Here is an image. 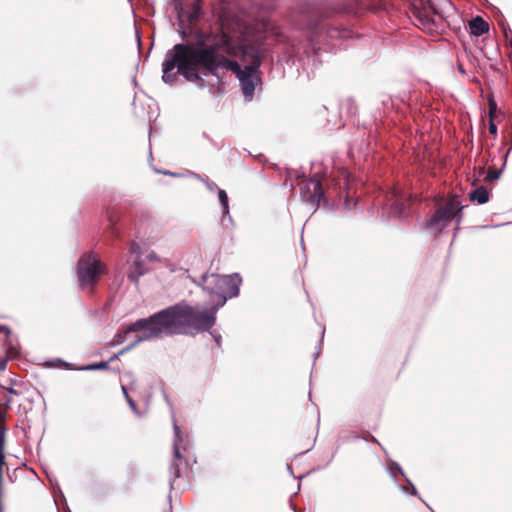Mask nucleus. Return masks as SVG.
Returning a JSON list of instances; mask_svg holds the SVG:
<instances>
[{"label":"nucleus","mask_w":512,"mask_h":512,"mask_svg":"<svg viewBox=\"0 0 512 512\" xmlns=\"http://www.w3.org/2000/svg\"><path fill=\"white\" fill-rule=\"evenodd\" d=\"M267 52L261 35L244 36L236 45L226 33L209 41L202 33L196 32L192 41L175 44L166 52L162 80L173 84L180 73L187 81L202 84L204 76L218 77L220 70L232 71L244 96L250 100L260 82L257 72Z\"/></svg>","instance_id":"nucleus-1"},{"label":"nucleus","mask_w":512,"mask_h":512,"mask_svg":"<svg viewBox=\"0 0 512 512\" xmlns=\"http://www.w3.org/2000/svg\"><path fill=\"white\" fill-rule=\"evenodd\" d=\"M218 308L213 304L210 307L200 308L187 304H176L163 309L147 318H141L116 333L111 344H123L131 334H135L132 341L122 351H130L142 342L161 338L174 333L209 331L215 324Z\"/></svg>","instance_id":"nucleus-2"},{"label":"nucleus","mask_w":512,"mask_h":512,"mask_svg":"<svg viewBox=\"0 0 512 512\" xmlns=\"http://www.w3.org/2000/svg\"><path fill=\"white\" fill-rule=\"evenodd\" d=\"M241 278L238 274L233 275H203L202 288L207 291L213 304L218 309L222 307L229 298L238 296Z\"/></svg>","instance_id":"nucleus-3"},{"label":"nucleus","mask_w":512,"mask_h":512,"mask_svg":"<svg viewBox=\"0 0 512 512\" xmlns=\"http://www.w3.org/2000/svg\"><path fill=\"white\" fill-rule=\"evenodd\" d=\"M462 209L463 207L458 197L453 196L435 211L426 224L427 229L434 234H438L445 229L452 220H456L457 225H459L462 219Z\"/></svg>","instance_id":"nucleus-4"},{"label":"nucleus","mask_w":512,"mask_h":512,"mask_svg":"<svg viewBox=\"0 0 512 512\" xmlns=\"http://www.w3.org/2000/svg\"><path fill=\"white\" fill-rule=\"evenodd\" d=\"M104 267L92 252L85 253L78 261L77 275L81 288L92 291L93 286L103 273Z\"/></svg>","instance_id":"nucleus-5"},{"label":"nucleus","mask_w":512,"mask_h":512,"mask_svg":"<svg viewBox=\"0 0 512 512\" xmlns=\"http://www.w3.org/2000/svg\"><path fill=\"white\" fill-rule=\"evenodd\" d=\"M306 28L311 32L309 41L312 45L320 41L324 32L326 36L331 39L349 37V32L347 30L340 29L339 27L331 26L330 24L320 21L316 12L307 16Z\"/></svg>","instance_id":"nucleus-6"},{"label":"nucleus","mask_w":512,"mask_h":512,"mask_svg":"<svg viewBox=\"0 0 512 512\" xmlns=\"http://www.w3.org/2000/svg\"><path fill=\"white\" fill-rule=\"evenodd\" d=\"M173 430H174V443H173V456L174 460L170 464V485L173 486L174 481L179 477L180 475V469L179 465L176 463V460H179L181 458L180 453V443L182 442V437L180 435V428L178 427L175 420H173Z\"/></svg>","instance_id":"nucleus-7"},{"label":"nucleus","mask_w":512,"mask_h":512,"mask_svg":"<svg viewBox=\"0 0 512 512\" xmlns=\"http://www.w3.org/2000/svg\"><path fill=\"white\" fill-rule=\"evenodd\" d=\"M304 187L307 188V190L309 192H311V194L307 198V201H309L313 206L314 205L318 206L322 199V196H323V191H322V186H321L320 181L315 180V179H310L309 181L306 182Z\"/></svg>","instance_id":"nucleus-8"},{"label":"nucleus","mask_w":512,"mask_h":512,"mask_svg":"<svg viewBox=\"0 0 512 512\" xmlns=\"http://www.w3.org/2000/svg\"><path fill=\"white\" fill-rule=\"evenodd\" d=\"M470 33L474 36H482L489 31V24L481 17H473L469 22Z\"/></svg>","instance_id":"nucleus-9"},{"label":"nucleus","mask_w":512,"mask_h":512,"mask_svg":"<svg viewBox=\"0 0 512 512\" xmlns=\"http://www.w3.org/2000/svg\"><path fill=\"white\" fill-rule=\"evenodd\" d=\"M471 201H476L479 204H484L489 200V194L484 186H479L469 194Z\"/></svg>","instance_id":"nucleus-10"},{"label":"nucleus","mask_w":512,"mask_h":512,"mask_svg":"<svg viewBox=\"0 0 512 512\" xmlns=\"http://www.w3.org/2000/svg\"><path fill=\"white\" fill-rule=\"evenodd\" d=\"M217 192H218V199H219V202L222 206V220L224 221V219L227 217L230 221L232 220L231 216H230V211H229V202H228V195L226 193L225 190L223 189H217Z\"/></svg>","instance_id":"nucleus-11"},{"label":"nucleus","mask_w":512,"mask_h":512,"mask_svg":"<svg viewBox=\"0 0 512 512\" xmlns=\"http://www.w3.org/2000/svg\"><path fill=\"white\" fill-rule=\"evenodd\" d=\"M405 205L403 202H401L399 199H396L395 202L392 204L391 207V213L395 217H401L405 215Z\"/></svg>","instance_id":"nucleus-12"},{"label":"nucleus","mask_w":512,"mask_h":512,"mask_svg":"<svg viewBox=\"0 0 512 512\" xmlns=\"http://www.w3.org/2000/svg\"><path fill=\"white\" fill-rule=\"evenodd\" d=\"M146 272L145 269H136L135 267H132L131 270L128 273V278L133 283L137 284L139 281V278L144 275Z\"/></svg>","instance_id":"nucleus-13"},{"label":"nucleus","mask_w":512,"mask_h":512,"mask_svg":"<svg viewBox=\"0 0 512 512\" xmlns=\"http://www.w3.org/2000/svg\"><path fill=\"white\" fill-rule=\"evenodd\" d=\"M388 472L393 478H396L398 474L404 475L399 464L393 461L388 463Z\"/></svg>","instance_id":"nucleus-14"},{"label":"nucleus","mask_w":512,"mask_h":512,"mask_svg":"<svg viewBox=\"0 0 512 512\" xmlns=\"http://www.w3.org/2000/svg\"><path fill=\"white\" fill-rule=\"evenodd\" d=\"M193 176H194L196 179H198V180L202 181V182L206 185V187L208 188V190H210L211 192H213V191H215V190L219 189L215 183H213V182L209 181L208 179L203 178L201 175H199V174H193Z\"/></svg>","instance_id":"nucleus-15"},{"label":"nucleus","mask_w":512,"mask_h":512,"mask_svg":"<svg viewBox=\"0 0 512 512\" xmlns=\"http://www.w3.org/2000/svg\"><path fill=\"white\" fill-rule=\"evenodd\" d=\"M106 368H108V362H100V363L91 364L82 369L91 371V370H100V369H106Z\"/></svg>","instance_id":"nucleus-16"},{"label":"nucleus","mask_w":512,"mask_h":512,"mask_svg":"<svg viewBox=\"0 0 512 512\" xmlns=\"http://www.w3.org/2000/svg\"><path fill=\"white\" fill-rule=\"evenodd\" d=\"M122 391H123L125 399H126L127 403L129 404L130 408L133 410L134 413L137 414L138 412H137L136 404L132 400V398L128 395V392H127V389L125 386H122Z\"/></svg>","instance_id":"nucleus-17"},{"label":"nucleus","mask_w":512,"mask_h":512,"mask_svg":"<svg viewBox=\"0 0 512 512\" xmlns=\"http://www.w3.org/2000/svg\"><path fill=\"white\" fill-rule=\"evenodd\" d=\"M502 169L501 168L500 170H495V169H489L488 173H487V176H486V179L488 181H494V180H497L499 177H500V174L502 172Z\"/></svg>","instance_id":"nucleus-18"},{"label":"nucleus","mask_w":512,"mask_h":512,"mask_svg":"<svg viewBox=\"0 0 512 512\" xmlns=\"http://www.w3.org/2000/svg\"><path fill=\"white\" fill-rule=\"evenodd\" d=\"M146 258L151 261V262H154V261H160V258L158 257V255L154 252V251H151L147 254Z\"/></svg>","instance_id":"nucleus-19"},{"label":"nucleus","mask_w":512,"mask_h":512,"mask_svg":"<svg viewBox=\"0 0 512 512\" xmlns=\"http://www.w3.org/2000/svg\"><path fill=\"white\" fill-rule=\"evenodd\" d=\"M133 267H135L136 269H144L143 266H142L141 257L139 255L134 260Z\"/></svg>","instance_id":"nucleus-20"},{"label":"nucleus","mask_w":512,"mask_h":512,"mask_svg":"<svg viewBox=\"0 0 512 512\" xmlns=\"http://www.w3.org/2000/svg\"><path fill=\"white\" fill-rule=\"evenodd\" d=\"M489 132L491 134H496L497 133V126H496V124L493 121H490Z\"/></svg>","instance_id":"nucleus-21"},{"label":"nucleus","mask_w":512,"mask_h":512,"mask_svg":"<svg viewBox=\"0 0 512 512\" xmlns=\"http://www.w3.org/2000/svg\"><path fill=\"white\" fill-rule=\"evenodd\" d=\"M7 367V360L0 358V371H4Z\"/></svg>","instance_id":"nucleus-22"},{"label":"nucleus","mask_w":512,"mask_h":512,"mask_svg":"<svg viewBox=\"0 0 512 512\" xmlns=\"http://www.w3.org/2000/svg\"><path fill=\"white\" fill-rule=\"evenodd\" d=\"M421 21L426 26H429L433 22V20L430 17H428V16H426L423 19H421Z\"/></svg>","instance_id":"nucleus-23"},{"label":"nucleus","mask_w":512,"mask_h":512,"mask_svg":"<svg viewBox=\"0 0 512 512\" xmlns=\"http://www.w3.org/2000/svg\"><path fill=\"white\" fill-rule=\"evenodd\" d=\"M139 249H140V247H139V245H138V244H136V243H132L131 248H130V250H131V252H132V253H138V252H139Z\"/></svg>","instance_id":"nucleus-24"},{"label":"nucleus","mask_w":512,"mask_h":512,"mask_svg":"<svg viewBox=\"0 0 512 512\" xmlns=\"http://www.w3.org/2000/svg\"><path fill=\"white\" fill-rule=\"evenodd\" d=\"M124 349H125V348H123L121 351H119V353H118V354H115L114 356H112V357L110 358V362H111V361H114L115 359H117L119 355H122V354L126 353L127 351L122 352Z\"/></svg>","instance_id":"nucleus-25"},{"label":"nucleus","mask_w":512,"mask_h":512,"mask_svg":"<svg viewBox=\"0 0 512 512\" xmlns=\"http://www.w3.org/2000/svg\"><path fill=\"white\" fill-rule=\"evenodd\" d=\"M408 483L410 484L411 486V494L412 495H417V490L416 488L414 487V485L407 479Z\"/></svg>","instance_id":"nucleus-26"},{"label":"nucleus","mask_w":512,"mask_h":512,"mask_svg":"<svg viewBox=\"0 0 512 512\" xmlns=\"http://www.w3.org/2000/svg\"><path fill=\"white\" fill-rule=\"evenodd\" d=\"M1 331H5L6 336L10 333L9 329H8V328H6L5 326H0V332H1Z\"/></svg>","instance_id":"nucleus-27"},{"label":"nucleus","mask_w":512,"mask_h":512,"mask_svg":"<svg viewBox=\"0 0 512 512\" xmlns=\"http://www.w3.org/2000/svg\"><path fill=\"white\" fill-rule=\"evenodd\" d=\"M180 34H181L182 39H183V40H185V35H186L185 31H184V30H182V31L180 32Z\"/></svg>","instance_id":"nucleus-28"},{"label":"nucleus","mask_w":512,"mask_h":512,"mask_svg":"<svg viewBox=\"0 0 512 512\" xmlns=\"http://www.w3.org/2000/svg\"><path fill=\"white\" fill-rule=\"evenodd\" d=\"M8 391H9L10 393H15V390H14L13 388H10Z\"/></svg>","instance_id":"nucleus-29"}]
</instances>
